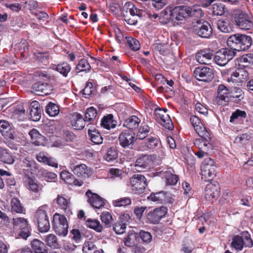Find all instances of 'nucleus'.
Returning <instances> with one entry per match:
<instances>
[{
    "instance_id": "cd10ccee",
    "label": "nucleus",
    "mask_w": 253,
    "mask_h": 253,
    "mask_svg": "<svg viewBox=\"0 0 253 253\" xmlns=\"http://www.w3.org/2000/svg\"><path fill=\"white\" fill-rule=\"evenodd\" d=\"M32 143L36 145H44L45 143V138L36 129H33L29 132Z\"/></svg>"
},
{
    "instance_id": "9b49d317",
    "label": "nucleus",
    "mask_w": 253,
    "mask_h": 253,
    "mask_svg": "<svg viewBox=\"0 0 253 253\" xmlns=\"http://www.w3.org/2000/svg\"><path fill=\"white\" fill-rule=\"evenodd\" d=\"M230 92L223 84H220L217 88L215 102L218 105H225L229 101Z\"/></svg>"
},
{
    "instance_id": "b1692460",
    "label": "nucleus",
    "mask_w": 253,
    "mask_h": 253,
    "mask_svg": "<svg viewBox=\"0 0 253 253\" xmlns=\"http://www.w3.org/2000/svg\"><path fill=\"white\" fill-rule=\"evenodd\" d=\"M70 123L75 129H82L85 126V121L82 116L78 113H74L70 117Z\"/></svg>"
},
{
    "instance_id": "2f4dec72",
    "label": "nucleus",
    "mask_w": 253,
    "mask_h": 253,
    "mask_svg": "<svg viewBox=\"0 0 253 253\" xmlns=\"http://www.w3.org/2000/svg\"><path fill=\"white\" fill-rule=\"evenodd\" d=\"M140 123V120L137 116L133 115L126 120L124 123L123 126L130 129H135L138 127Z\"/></svg>"
},
{
    "instance_id": "4c0bfd02",
    "label": "nucleus",
    "mask_w": 253,
    "mask_h": 253,
    "mask_svg": "<svg viewBox=\"0 0 253 253\" xmlns=\"http://www.w3.org/2000/svg\"><path fill=\"white\" fill-rule=\"evenodd\" d=\"M0 161L7 164H12L14 163V159L6 150L0 148Z\"/></svg>"
},
{
    "instance_id": "bf43d9fd",
    "label": "nucleus",
    "mask_w": 253,
    "mask_h": 253,
    "mask_svg": "<svg viewBox=\"0 0 253 253\" xmlns=\"http://www.w3.org/2000/svg\"><path fill=\"white\" fill-rule=\"evenodd\" d=\"M246 117V113L245 111L237 109L232 114L230 118V122H233L236 119L245 118Z\"/></svg>"
},
{
    "instance_id": "a18cd8bd",
    "label": "nucleus",
    "mask_w": 253,
    "mask_h": 253,
    "mask_svg": "<svg viewBox=\"0 0 253 253\" xmlns=\"http://www.w3.org/2000/svg\"><path fill=\"white\" fill-rule=\"evenodd\" d=\"M16 48L19 50L22 57H25L28 52V43L27 41L22 40L16 44Z\"/></svg>"
},
{
    "instance_id": "58836bf2",
    "label": "nucleus",
    "mask_w": 253,
    "mask_h": 253,
    "mask_svg": "<svg viewBox=\"0 0 253 253\" xmlns=\"http://www.w3.org/2000/svg\"><path fill=\"white\" fill-rule=\"evenodd\" d=\"M88 134L90 140L95 144H100L103 142V138L100 133L96 130H91L90 129L88 130Z\"/></svg>"
},
{
    "instance_id": "1a4fd4ad",
    "label": "nucleus",
    "mask_w": 253,
    "mask_h": 253,
    "mask_svg": "<svg viewBox=\"0 0 253 253\" xmlns=\"http://www.w3.org/2000/svg\"><path fill=\"white\" fill-rule=\"evenodd\" d=\"M194 75L197 80L202 82L211 81L213 77L212 70L207 67L196 68Z\"/></svg>"
},
{
    "instance_id": "aec40b11",
    "label": "nucleus",
    "mask_w": 253,
    "mask_h": 253,
    "mask_svg": "<svg viewBox=\"0 0 253 253\" xmlns=\"http://www.w3.org/2000/svg\"><path fill=\"white\" fill-rule=\"evenodd\" d=\"M87 197V202L95 209H100L104 207L105 205L104 200L98 194L92 193L90 190H88L85 193Z\"/></svg>"
},
{
    "instance_id": "ddd939ff",
    "label": "nucleus",
    "mask_w": 253,
    "mask_h": 253,
    "mask_svg": "<svg viewBox=\"0 0 253 253\" xmlns=\"http://www.w3.org/2000/svg\"><path fill=\"white\" fill-rule=\"evenodd\" d=\"M199 135L200 138L194 140L193 143L194 145L199 149L204 150L211 149V137L210 136L209 132L203 133V134Z\"/></svg>"
},
{
    "instance_id": "c756f323",
    "label": "nucleus",
    "mask_w": 253,
    "mask_h": 253,
    "mask_svg": "<svg viewBox=\"0 0 253 253\" xmlns=\"http://www.w3.org/2000/svg\"><path fill=\"white\" fill-rule=\"evenodd\" d=\"M9 123L5 120L0 121V131L2 135L7 138L14 139V136L11 131Z\"/></svg>"
},
{
    "instance_id": "2eb2a0df",
    "label": "nucleus",
    "mask_w": 253,
    "mask_h": 253,
    "mask_svg": "<svg viewBox=\"0 0 253 253\" xmlns=\"http://www.w3.org/2000/svg\"><path fill=\"white\" fill-rule=\"evenodd\" d=\"M219 192L220 186L218 183H210L205 188V198L207 200L212 202L218 197Z\"/></svg>"
},
{
    "instance_id": "4468645a",
    "label": "nucleus",
    "mask_w": 253,
    "mask_h": 253,
    "mask_svg": "<svg viewBox=\"0 0 253 253\" xmlns=\"http://www.w3.org/2000/svg\"><path fill=\"white\" fill-rule=\"evenodd\" d=\"M195 32L202 38L208 39L212 34V29L210 23L207 21L198 22L194 28Z\"/></svg>"
},
{
    "instance_id": "e433bc0d",
    "label": "nucleus",
    "mask_w": 253,
    "mask_h": 253,
    "mask_svg": "<svg viewBox=\"0 0 253 253\" xmlns=\"http://www.w3.org/2000/svg\"><path fill=\"white\" fill-rule=\"evenodd\" d=\"M31 246L35 253H47L44 244L38 239L32 241Z\"/></svg>"
},
{
    "instance_id": "0eeeda50",
    "label": "nucleus",
    "mask_w": 253,
    "mask_h": 253,
    "mask_svg": "<svg viewBox=\"0 0 253 253\" xmlns=\"http://www.w3.org/2000/svg\"><path fill=\"white\" fill-rule=\"evenodd\" d=\"M130 184L132 192L140 194L144 192L147 186V180L142 174H134L130 179Z\"/></svg>"
},
{
    "instance_id": "ea45409f",
    "label": "nucleus",
    "mask_w": 253,
    "mask_h": 253,
    "mask_svg": "<svg viewBox=\"0 0 253 253\" xmlns=\"http://www.w3.org/2000/svg\"><path fill=\"white\" fill-rule=\"evenodd\" d=\"M113 116L112 114H109L103 117L101 120V126L107 129L114 128L116 125L113 123Z\"/></svg>"
},
{
    "instance_id": "5701e85b",
    "label": "nucleus",
    "mask_w": 253,
    "mask_h": 253,
    "mask_svg": "<svg viewBox=\"0 0 253 253\" xmlns=\"http://www.w3.org/2000/svg\"><path fill=\"white\" fill-rule=\"evenodd\" d=\"M213 57L212 51L206 48L197 52L196 55V60L200 64H208Z\"/></svg>"
},
{
    "instance_id": "13d9d810",
    "label": "nucleus",
    "mask_w": 253,
    "mask_h": 253,
    "mask_svg": "<svg viewBox=\"0 0 253 253\" xmlns=\"http://www.w3.org/2000/svg\"><path fill=\"white\" fill-rule=\"evenodd\" d=\"M118 156V152L115 149L110 148L108 149L107 153L105 156V159L108 162L114 160Z\"/></svg>"
},
{
    "instance_id": "f03ea898",
    "label": "nucleus",
    "mask_w": 253,
    "mask_h": 253,
    "mask_svg": "<svg viewBox=\"0 0 253 253\" xmlns=\"http://www.w3.org/2000/svg\"><path fill=\"white\" fill-rule=\"evenodd\" d=\"M252 38L246 35L236 34L230 36L227 40V43L234 51L248 49L252 44Z\"/></svg>"
},
{
    "instance_id": "37998d69",
    "label": "nucleus",
    "mask_w": 253,
    "mask_h": 253,
    "mask_svg": "<svg viewBox=\"0 0 253 253\" xmlns=\"http://www.w3.org/2000/svg\"><path fill=\"white\" fill-rule=\"evenodd\" d=\"M13 220L14 229L17 231L28 226L27 221L24 218L17 217Z\"/></svg>"
},
{
    "instance_id": "7ed1b4c3",
    "label": "nucleus",
    "mask_w": 253,
    "mask_h": 253,
    "mask_svg": "<svg viewBox=\"0 0 253 253\" xmlns=\"http://www.w3.org/2000/svg\"><path fill=\"white\" fill-rule=\"evenodd\" d=\"M124 20L129 25H135L141 15V11L131 2H126L122 9Z\"/></svg>"
},
{
    "instance_id": "8fccbe9b",
    "label": "nucleus",
    "mask_w": 253,
    "mask_h": 253,
    "mask_svg": "<svg viewBox=\"0 0 253 253\" xmlns=\"http://www.w3.org/2000/svg\"><path fill=\"white\" fill-rule=\"evenodd\" d=\"M127 43L129 47L134 51H137L140 48V44L139 41L132 37L126 38Z\"/></svg>"
},
{
    "instance_id": "393cba45",
    "label": "nucleus",
    "mask_w": 253,
    "mask_h": 253,
    "mask_svg": "<svg viewBox=\"0 0 253 253\" xmlns=\"http://www.w3.org/2000/svg\"><path fill=\"white\" fill-rule=\"evenodd\" d=\"M30 115L33 121H38L41 118V109L40 104L37 101H32L30 105Z\"/></svg>"
},
{
    "instance_id": "f3484780",
    "label": "nucleus",
    "mask_w": 253,
    "mask_h": 253,
    "mask_svg": "<svg viewBox=\"0 0 253 253\" xmlns=\"http://www.w3.org/2000/svg\"><path fill=\"white\" fill-rule=\"evenodd\" d=\"M156 156L144 155L139 157L134 165L135 169L138 171H143L149 167L152 163H155L154 160Z\"/></svg>"
},
{
    "instance_id": "f257e3e1",
    "label": "nucleus",
    "mask_w": 253,
    "mask_h": 253,
    "mask_svg": "<svg viewBox=\"0 0 253 253\" xmlns=\"http://www.w3.org/2000/svg\"><path fill=\"white\" fill-rule=\"evenodd\" d=\"M203 15V13L199 6L191 7L180 5L170 10L169 19L174 24L178 25L183 23L189 17L200 18Z\"/></svg>"
},
{
    "instance_id": "9d476101",
    "label": "nucleus",
    "mask_w": 253,
    "mask_h": 253,
    "mask_svg": "<svg viewBox=\"0 0 253 253\" xmlns=\"http://www.w3.org/2000/svg\"><path fill=\"white\" fill-rule=\"evenodd\" d=\"M136 139L135 133L130 130H123L118 138L119 144L123 148L129 147L132 145Z\"/></svg>"
},
{
    "instance_id": "a211bd4d",
    "label": "nucleus",
    "mask_w": 253,
    "mask_h": 253,
    "mask_svg": "<svg viewBox=\"0 0 253 253\" xmlns=\"http://www.w3.org/2000/svg\"><path fill=\"white\" fill-rule=\"evenodd\" d=\"M245 239L246 241L243 240L242 237L239 236H235L232 242V246L236 250H242L243 246L245 245L249 247L253 246V241L250 238V235L248 232L245 233Z\"/></svg>"
},
{
    "instance_id": "79ce46f5",
    "label": "nucleus",
    "mask_w": 253,
    "mask_h": 253,
    "mask_svg": "<svg viewBox=\"0 0 253 253\" xmlns=\"http://www.w3.org/2000/svg\"><path fill=\"white\" fill-rule=\"evenodd\" d=\"M91 69V65L88 63V61L85 59H81L76 67V70L79 72L90 71Z\"/></svg>"
},
{
    "instance_id": "69168bd1",
    "label": "nucleus",
    "mask_w": 253,
    "mask_h": 253,
    "mask_svg": "<svg viewBox=\"0 0 253 253\" xmlns=\"http://www.w3.org/2000/svg\"><path fill=\"white\" fill-rule=\"evenodd\" d=\"M168 0H152V5L157 9L159 10L168 3Z\"/></svg>"
},
{
    "instance_id": "6e6d98bb",
    "label": "nucleus",
    "mask_w": 253,
    "mask_h": 253,
    "mask_svg": "<svg viewBox=\"0 0 253 253\" xmlns=\"http://www.w3.org/2000/svg\"><path fill=\"white\" fill-rule=\"evenodd\" d=\"M160 141L156 137H150L146 142L147 147L151 149H153L158 147L159 145Z\"/></svg>"
},
{
    "instance_id": "423d86ee",
    "label": "nucleus",
    "mask_w": 253,
    "mask_h": 253,
    "mask_svg": "<svg viewBox=\"0 0 253 253\" xmlns=\"http://www.w3.org/2000/svg\"><path fill=\"white\" fill-rule=\"evenodd\" d=\"M216 166L212 159H205L201 166L202 178L207 181L212 180L216 176Z\"/></svg>"
},
{
    "instance_id": "473e14b6",
    "label": "nucleus",
    "mask_w": 253,
    "mask_h": 253,
    "mask_svg": "<svg viewBox=\"0 0 253 253\" xmlns=\"http://www.w3.org/2000/svg\"><path fill=\"white\" fill-rule=\"evenodd\" d=\"M85 224L88 228L98 233L101 232L103 229L99 221L96 219L87 218L85 221Z\"/></svg>"
},
{
    "instance_id": "72a5a7b5",
    "label": "nucleus",
    "mask_w": 253,
    "mask_h": 253,
    "mask_svg": "<svg viewBox=\"0 0 253 253\" xmlns=\"http://www.w3.org/2000/svg\"><path fill=\"white\" fill-rule=\"evenodd\" d=\"M42 239L46 245L50 248L58 249L60 247L56 236L53 234L44 236Z\"/></svg>"
},
{
    "instance_id": "7c9ffc66",
    "label": "nucleus",
    "mask_w": 253,
    "mask_h": 253,
    "mask_svg": "<svg viewBox=\"0 0 253 253\" xmlns=\"http://www.w3.org/2000/svg\"><path fill=\"white\" fill-rule=\"evenodd\" d=\"M75 174L78 176H88L90 173V169L84 164L78 165L72 168Z\"/></svg>"
},
{
    "instance_id": "864d4df0",
    "label": "nucleus",
    "mask_w": 253,
    "mask_h": 253,
    "mask_svg": "<svg viewBox=\"0 0 253 253\" xmlns=\"http://www.w3.org/2000/svg\"><path fill=\"white\" fill-rule=\"evenodd\" d=\"M150 127L147 125L141 126L139 129L136 139H143L145 138L148 135Z\"/></svg>"
},
{
    "instance_id": "0e129e2a",
    "label": "nucleus",
    "mask_w": 253,
    "mask_h": 253,
    "mask_svg": "<svg viewBox=\"0 0 253 253\" xmlns=\"http://www.w3.org/2000/svg\"><path fill=\"white\" fill-rule=\"evenodd\" d=\"M126 228V226L119 221L115 223L113 227L114 231L117 234H123L125 232Z\"/></svg>"
},
{
    "instance_id": "412c9836",
    "label": "nucleus",
    "mask_w": 253,
    "mask_h": 253,
    "mask_svg": "<svg viewBox=\"0 0 253 253\" xmlns=\"http://www.w3.org/2000/svg\"><path fill=\"white\" fill-rule=\"evenodd\" d=\"M165 170L161 171L162 176L166 179V183L168 185H175L179 180V177L175 174L171 168H168Z\"/></svg>"
},
{
    "instance_id": "f8f14e48",
    "label": "nucleus",
    "mask_w": 253,
    "mask_h": 253,
    "mask_svg": "<svg viewBox=\"0 0 253 253\" xmlns=\"http://www.w3.org/2000/svg\"><path fill=\"white\" fill-rule=\"evenodd\" d=\"M237 26L241 29L248 30L253 27V22L248 14L241 12L235 17Z\"/></svg>"
},
{
    "instance_id": "c85d7f7f",
    "label": "nucleus",
    "mask_w": 253,
    "mask_h": 253,
    "mask_svg": "<svg viewBox=\"0 0 253 253\" xmlns=\"http://www.w3.org/2000/svg\"><path fill=\"white\" fill-rule=\"evenodd\" d=\"M168 194L163 191L156 193H152L148 199L154 202H157L161 203L163 202H172L171 199H169Z\"/></svg>"
},
{
    "instance_id": "39448f33",
    "label": "nucleus",
    "mask_w": 253,
    "mask_h": 253,
    "mask_svg": "<svg viewBox=\"0 0 253 253\" xmlns=\"http://www.w3.org/2000/svg\"><path fill=\"white\" fill-rule=\"evenodd\" d=\"M47 205H43L39 208L36 212V217L38 221L39 230L46 232L50 229V224L46 213Z\"/></svg>"
},
{
    "instance_id": "603ef678",
    "label": "nucleus",
    "mask_w": 253,
    "mask_h": 253,
    "mask_svg": "<svg viewBox=\"0 0 253 253\" xmlns=\"http://www.w3.org/2000/svg\"><path fill=\"white\" fill-rule=\"evenodd\" d=\"M131 199L128 197H124L113 201V205L115 207L126 206L130 205Z\"/></svg>"
},
{
    "instance_id": "052dcab7",
    "label": "nucleus",
    "mask_w": 253,
    "mask_h": 253,
    "mask_svg": "<svg viewBox=\"0 0 253 253\" xmlns=\"http://www.w3.org/2000/svg\"><path fill=\"white\" fill-rule=\"evenodd\" d=\"M136 239V235L134 233L129 234L125 238L124 243L125 246L127 247H132L135 245V241Z\"/></svg>"
},
{
    "instance_id": "20e7f679",
    "label": "nucleus",
    "mask_w": 253,
    "mask_h": 253,
    "mask_svg": "<svg viewBox=\"0 0 253 253\" xmlns=\"http://www.w3.org/2000/svg\"><path fill=\"white\" fill-rule=\"evenodd\" d=\"M53 228L54 231L60 236H65L68 233V225L66 217L61 214L56 213L53 217Z\"/></svg>"
},
{
    "instance_id": "de8ad7c7",
    "label": "nucleus",
    "mask_w": 253,
    "mask_h": 253,
    "mask_svg": "<svg viewBox=\"0 0 253 253\" xmlns=\"http://www.w3.org/2000/svg\"><path fill=\"white\" fill-rule=\"evenodd\" d=\"M56 69L57 72L66 77L68 73L71 71V68L69 64L64 62L58 64Z\"/></svg>"
},
{
    "instance_id": "e2e57ef3",
    "label": "nucleus",
    "mask_w": 253,
    "mask_h": 253,
    "mask_svg": "<svg viewBox=\"0 0 253 253\" xmlns=\"http://www.w3.org/2000/svg\"><path fill=\"white\" fill-rule=\"evenodd\" d=\"M250 138V135L246 133H244L238 135L235 139V143L237 144H243L247 142V141Z\"/></svg>"
},
{
    "instance_id": "680f3d73",
    "label": "nucleus",
    "mask_w": 253,
    "mask_h": 253,
    "mask_svg": "<svg viewBox=\"0 0 253 253\" xmlns=\"http://www.w3.org/2000/svg\"><path fill=\"white\" fill-rule=\"evenodd\" d=\"M36 57L39 62L46 64L48 62L49 55L47 52H39L36 54Z\"/></svg>"
},
{
    "instance_id": "5fc2aeb1",
    "label": "nucleus",
    "mask_w": 253,
    "mask_h": 253,
    "mask_svg": "<svg viewBox=\"0 0 253 253\" xmlns=\"http://www.w3.org/2000/svg\"><path fill=\"white\" fill-rule=\"evenodd\" d=\"M57 203L60 207L64 210H67L69 208V202L64 197L58 195L57 198Z\"/></svg>"
},
{
    "instance_id": "338daca9",
    "label": "nucleus",
    "mask_w": 253,
    "mask_h": 253,
    "mask_svg": "<svg viewBox=\"0 0 253 253\" xmlns=\"http://www.w3.org/2000/svg\"><path fill=\"white\" fill-rule=\"evenodd\" d=\"M60 176L62 180L67 183H72V174L67 170H63L60 173Z\"/></svg>"
},
{
    "instance_id": "a19ab883",
    "label": "nucleus",
    "mask_w": 253,
    "mask_h": 253,
    "mask_svg": "<svg viewBox=\"0 0 253 253\" xmlns=\"http://www.w3.org/2000/svg\"><path fill=\"white\" fill-rule=\"evenodd\" d=\"M97 116V111L93 107L87 108L85 112L84 120L85 122H89L92 123Z\"/></svg>"
},
{
    "instance_id": "4d7b16f0",
    "label": "nucleus",
    "mask_w": 253,
    "mask_h": 253,
    "mask_svg": "<svg viewBox=\"0 0 253 253\" xmlns=\"http://www.w3.org/2000/svg\"><path fill=\"white\" fill-rule=\"evenodd\" d=\"M96 247L92 242H87L84 244L83 248L84 253H96Z\"/></svg>"
},
{
    "instance_id": "dca6fc26",
    "label": "nucleus",
    "mask_w": 253,
    "mask_h": 253,
    "mask_svg": "<svg viewBox=\"0 0 253 253\" xmlns=\"http://www.w3.org/2000/svg\"><path fill=\"white\" fill-rule=\"evenodd\" d=\"M165 110L161 109H156L155 111L156 117L158 121L163 125L166 128L171 130L173 126L169 115Z\"/></svg>"
},
{
    "instance_id": "f704fd0d",
    "label": "nucleus",
    "mask_w": 253,
    "mask_h": 253,
    "mask_svg": "<svg viewBox=\"0 0 253 253\" xmlns=\"http://www.w3.org/2000/svg\"><path fill=\"white\" fill-rule=\"evenodd\" d=\"M217 27L223 33H228L232 31V26L228 19L218 20Z\"/></svg>"
},
{
    "instance_id": "4be33fe9",
    "label": "nucleus",
    "mask_w": 253,
    "mask_h": 253,
    "mask_svg": "<svg viewBox=\"0 0 253 253\" xmlns=\"http://www.w3.org/2000/svg\"><path fill=\"white\" fill-rule=\"evenodd\" d=\"M52 90L51 86L46 83L38 82L32 86V92L38 95L49 94Z\"/></svg>"
},
{
    "instance_id": "6e6552de",
    "label": "nucleus",
    "mask_w": 253,
    "mask_h": 253,
    "mask_svg": "<svg viewBox=\"0 0 253 253\" xmlns=\"http://www.w3.org/2000/svg\"><path fill=\"white\" fill-rule=\"evenodd\" d=\"M235 55L236 51L229 48H222L216 52L214 60L217 65L224 66L232 59Z\"/></svg>"
},
{
    "instance_id": "774afa93",
    "label": "nucleus",
    "mask_w": 253,
    "mask_h": 253,
    "mask_svg": "<svg viewBox=\"0 0 253 253\" xmlns=\"http://www.w3.org/2000/svg\"><path fill=\"white\" fill-rule=\"evenodd\" d=\"M139 236L142 240L146 243L150 242L152 238L151 234L149 232L144 231H140Z\"/></svg>"
},
{
    "instance_id": "49530a36",
    "label": "nucleus",
    "mask_w": 253,
    "mask_h": 253,
    "mask_svg": "<svg viewBox=\"0 0 253 253\" xmlns=\"http://www.w3.org/2000/svg\"><path fill=\"white\" fill-rule=\"evenodd\" d=\"M100 219L102 222L104 224L106 227H110L113 221V218L111 214L108 211H105L101 213Z\"/></svg>"
},
{
    "instance_id": "3c124183",
    "label": "nucleus",
    "mask_w": 253,
    "mask_h": 253,
    "mask_svg": "<svg viewBox=\"0 0 253 253\" xmlns=\"http://www.w3.org/2000/svg\"><path fill=\"white\" fill-rule=\"evenodd\" d=\"M212 12L216 15H222L225 13V6L220 3H216L212 5Z\"/></svg>"
},
{
    "instance_id": "bb28decb",
    "label": "nucleus",
    "mask_w": 253,
    "mask_h": 253,
    "mask_svg": "<svg viewBox=\"0 0 253 253\" xmlns=\"http://www.w3.org/2000/svg\"><path fill=\"white\" fill-rule=\"evenodd\" d=\"M190 121L195 130L198 135H201L203 134V133L208 132L198 117L192 116L190 117Z\"/></svg>"
},
{
    "instance_id": "c03bdc74",
    "label": "nucleus",
    "mask_w": 253,
    "mask_h": 253,
    "mask_svg": "<svg viewBox=\"0 0 253 253\" xmlns=\"http://www.w3.org/2000/svg\"><path fill=\"white\" fill-rule=\"evenodd\" d=\"M46 112L50 116H56L59 113V107L55 103L49 102L46 107Z\"/></svg>"
},
{
    "instance_id": "6ab92c4d",
    "label": "nucleus",
    "mask_w": 253,
    "mask_h": 253,
    "mask_svg": "<svg viewBox=\"0 0 253 253\" xmlns=\"http://www.w3.org/2000/svg\"><path fill=\"white\" fill-rule=\"evenodd\" d=\"M166 213L167 208L164 207L156 208L148 213L147 218L150 223L157 224L159 222L161 219L165 216Z\"/></svg>"
},
{
    "instance_id": "a878e982",
    "label": "nucleus",
    "mask_w": 253,
    "mask_h": 253,
    "mask_svg": "<svg viewBox=\"0 0 253 253\" xmlns=\"http://www.w3.org/2000/svg\"><path fill=\"white\" fill-rule=\"evenodd\" d=\"M248 77L249 73L246 69L239 68L232 74L230 79L233 82H243Z\"/></svg>"
},
{
    "instance_id": "09e8293b",
    "label": "nucleus",
    "mask_w": 253,
    "mask_h": 253,
    "mask_svg": "<svg viewBox=\"0 0 253 253\" xmlns=\"http://www.w3.org/2000/svg\"><path fill=\"white\" fill-rule=\"evenodd\" d=\"M239 62L243 63L244 66H249L253 64V54L248 53L239 58Z\"/></svg>"
},
{
    "instance_id": "c9c22d12",
    "label": "nucleus",
    "mask_w": 253,
    "mask_h": 253,
    "mask_svg": "<svg viewBox=\"0 0 253 253\" xmlns=\"http://www.w3.org/2000/svg\"><path fill=\"white\" fill-rule=\"evenodd\" d=\"M11 211L18 213H22L25 211V209L20 201L17 198H13L11 200Z\"/></svg>"
}]
</instances>
